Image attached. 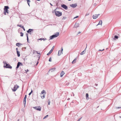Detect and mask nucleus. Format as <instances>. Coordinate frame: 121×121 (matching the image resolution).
I'll list each match as a JSON object with an SVG mask.
<instances>
[{
	"label": "nucleus",
	"instance_id": "13",
	"mask_svg": "<svg viewBox=\"0 0 121 121\" xmlns=\"http://www.w3.org/2000/svg\"><path fill=\"white\" fill-rule=\"evenodd\" d=\"M65 73L63 71H62L60 74V77H62Z\"/></svg>",
	"mask_w": 121,
	"mask_h": 121
},
{
	"label": "nucleus",
	"instance_id": "24",
	"mask_svg": "<svg viewBox=\"0 0 121 121\" xmlns=\"http://www.w3.org/2000/svg\"><path fill=\"white\" fill-rule=\"evenodd\" d=\"M77 60V58H75L72 62V64L75 63L76 61Z\"/></svg>",
	"mask_w": 121,
	"mask_h": 121
},
{
	"label": "nucleus",
	"instance_id": "29",
	"mask_svg": "<svg viewBox=\"0 0 121 121\" xmlns=\"http://www.w3.org/2000/svg\"><path fill=\"white\" fill-rule=\"evenodd\" d=\"M67 18V17H63L62 18V20L66 19Z\"/></svg>",
	"mask_w": 121,
	"mask_h": 121
},
{
	"label": "nucleus",
	"instance_id": "31",
	"mask_svg": "<svg viewBox=\"0 0 121 121\" xmlns=\"http://www.w3.org/2000/svg\"><path fill=\"white\" fill-rule=\"evenodd\" d=\"M48 115H46L44 117L43 119H44L47 117H48Z\"/></svg>",
	"mask_w": 121,
	"mask_h": 121
},
{
	"label": "nucleus",
	"instance_id": "6",
	"mask_svg": "<svg viewBox=\"0 0 121 121\" xmlns=\"http://www.w3.org/2000/svg\"><path fill=\"white\" fill-rule=\"evenodd\" d=\"M23 65L22 64V63L20 62H18L17 64V67H16V70H17V69L19 67V66H20L21 65L22 66Z\"/></svg>",
	"mask_w": 121,
	"mask_h": 121
},
{
	"label": "nucleus",
	"instance_id": "44",
	"mask_svg": "<svg viewBox=\"0 0 121 121\" xmlns=\"http://www.w3.org/2000/svg\"><path fill=\"white\" fill-rule=\"evenodd\" d=\"M104 49H103V50H102L99 49L98 50V51H104Z\"/></svg>",
	"mask_w": 121,
	"mask_h": 121
},
{
	"label": "nucleus",
	"instance_id": "45",
	"mask_svg": "<svg viewBox=\"0 0 121 121\" xmlns=\"http://www.w3.org/2000/svg\"><path fill=\"white\" fill-rule=\"evenodd\" d=\"M26 97H27V95H25V97H24V98H25V99H26Z\"/></svg>",
	"mask_w": 121,
	"mask_h": 121
},
{
	"label": "nucleus",
	"instance_id": "48",
	"mask_svg": "<svg viewBox=\"0 0 121 121\" xmlns=\"http://www.w3.org/2000/svg\"><path fill=\"white\" fill-rule=\"evenodd\" d=\"M27 42L28 43H30V42H29V38H28H28H27Z\"/></svg>",
	"mask_w": 121,
	"mask_h": 121
},
{
	"label": "nucleus",
	"instance_id": "62",
	"mask_svg": "<svg viewBox=\"0 0 121 121\" xmlns=\"http://www.w3.org/2000/svg\"><path fill=\"white\" fill-rule=\"evenodd\" d=\"M57 8H56V9L55 10V11H56V9H57Z\"/></svg>",
	"mask_w": 121,
	"mask_h": 121
},
{
	"label": "nucleus",
	"instance_id": "43",
	"mask_svg": "<svg viewBox=\"0 0 121 121\" xmlns=\"http://www.w3.org/2000/svg\"><path fill=\"white\" fill-rule=\"evenodd\" d=\"M82 118V117H80L79 118L78 120H77V121H79L81 119V118Z\"/></svg>",
	"mask_w": 121,
	"mask_h": 121
},
{
	"label": "nucleus",
	"instance_id": "18",
	"mask_svg": "<svg viewBox=\"0 0 121 121\" xmlns=\"http://www.w3.org/2000/svg\"><path fill=\"white\" fill-rule=\"evenodd\" d=\"M118 36L116 35H115L114 36V37L113 38V40H116V39H118Z\"/></svg>",
	"mask_w": 121,
	"mask_h": 121
},
{
	"label": "nucleus",
	"instance_id": "4",
	"mask_svg": "<svg viewBox=\"0 0 121 121\" xmlns=\"http://www.w3.org/2000/svg\"><path fill=\"white\" fill-rule=\"evenodd\" d=\"M55 14L56 16L57 17H60L62 15V13L61 12L58 11L55 12Z\"/></svg>",
	"mask_w": 121,
	"mask_h": 121
},
{
	"label": "nucleus",
	"instance_id": "35",
	"mask_svg": "<svg viewBox=\"0 0 121 121\" xmlns=\"http://www.w3.org/2000/svg\"><path fill=\"white\" fill-rule=\"evenodd\" d=\"M25 70L26 72L25 73H27V72H28L29 70L28 69H27L26 70V69H25Z\"/></svg>",
	"mask_w": 121,
	"mask_h": 121
},
{
	"label": "nucleus",
	"instance_id": "30",
	"mask_svg": "<svg viewBox=\"0 0 121 121\" xmlns=\"http://www.w3.org/2000/svg\"><path fill=\"white\" fill-rule=\"evenodd\" d=\"M26 47H24V48H22V50L23 51H25V49H26Z\"/></svg>",
	"mask_w": 121,
	"mask_h": 121
},
{
	"label": "nucleus",
	"instance_id": "38",
	"mask_svg": "<svg viewBox=\"0 0 121 121\" xmlns=\"http://www.w3.org/2000/svg\"><path fill=\"white\" fill-rule=\"evenodd\" d=\"M36 51V52H37V54H39V55H40V53H39L37 51Z\"/></svg>",
	"mask_w": 121,
	"mask_h": 121
},
{
	"label": "nucleus",
	"instance_id": "17",
	"mask_svg": "<svg viewBox=\"0 0 121 121\" xmlns=\"http://www.w3.org/2000/svg\"><path fill=\"white\" fill-rule=\"evenodd\" d=\"M74 28H76L79 27V25L78 23H76L74 25Z\"/></svg>",
	"mask_w": 121,
	"mask_h": 121
},
{
	"label": "nucleus",
	"instance_id": "20",
	"mask_svg": "<svg viewBox=\"0 0 121 121\" xmlns=\"http://www.w3.org/2000/svg\"><path fill=\"white\" fill-rule=\"evenodd\" d=\"M102 20H100V21H99L98 24L96 25V26H98V25H102Z\"/></svg>",
	"mask_w": 121,
	"mask_h": 121
},
{
	"label": "nucleus",
	"instance_id": "5",
	"mask_svg": "<svg viewBox=\"0 0 121 121\" xmlns=\"http://www.w3.org/2000/svg\"><path fill=\"white\" fill-rule=\"evenodd\" d=\"M19 87V86L17 85L14 86L13 89H12L13 91L15 92Z\"/></svg>",
	"mask_w": 121,
	"mask_h": 121
},
{
	"label": "nucleus",
	"instance_id": "16",
	"mask_svg": "<svg viewBox=\"0 0 121 121\" xmlns=\"http://www.w3.org/2000/svg\"><path fill=\"white\" fill-rule=\"evenodd\" d=\"M26 99L24 98L23 101V103L24 104V107H25L26 106Z\"/></svg>",
	"mask_w": 121,
	"mask_h": 121
},
{
	"label": "nucleus",
	"instance_id": "60",
	"mask_svg": "<svg viewBox=\"0 0 121 121\" xmlns=\"http://www.w3.org/2000/svg\"><path fill=\"white\" fill-rule=\"evenodd\" d=\"M55 11V10H54V11H53V12H55V11Z\"/></svg>",
	"mask_w": 121,
	"mask_h": 121
},
{
	"label": "nucleus",
	"instance_id": "50",
	"mask_svg": "<svg viewBox=\"0 0 121 121\" xmlns=\"http://www.w3.org/2000/svg\"><path fill=\"white\" fill-rule=\"evenodd\" d=\"M31 94H32V93H30V92L29 93V95H31Z\"/></svg>",
	"mask_w": 121,
	"mask_h": 121
},
{
	"label": "nucleus",
	"instance_id": "11",
	"mask_svg": "<svg viewBox=\"0 0 121 121\" xmlns=\"http://www.w3.org/2000/svg\"><path fill=\"white\" fill-rule=\"evenodd\" d=\"M56 69V68H51L49 69V71L48 72L49 73V71H51V72H54Z\"/></svg>",
	"mask_w": 121,
	"mask_h": 121
},
{
	"label": "nucleus",
	"instance_id": "28",
	"mask_svg": "<svg viewBox=\"0 0 121 121\" xmlns=\"http://www.w3.org/2000/svg\"><path fill=\"white\" fill-rule=\"evenodd\" d=\"M45 92V91L44 90H43L41 92V93L42 94H43Z\"/></svg>",
	"mask_w": 121,
	"mask_h": 121
},
{
	"label": "nucleus",
	"instance_id": "53",
	"mask_svg": "<svg viewBox=\"0 0 121 121\" xmlns=\"http://www.w3.org/2000/svg\"><path fill=\"white\" fill-rule=\"evenodd\" d=\"M33 92V91L32 90H31V92H30V93H32Z\"/></svg>",
	"mask_w": 121,
	"mask_h": 121
},
{
	"label": "nucleus",
	"instance_id": "2",
	"mask_svg": "<svg viewBox=\"0 0 121 121\" xmlns=\"http://www.w3.org/2000/svg\"><path fill=\"white\" fill-rule=\"evenodd\" d=\"M59 35V32H56V33L50 37V39H53L58 37Z\"/></svg>",
	"mask_w": 121,
	"mask_h": 121
},
{
	"label": "nucleus",
	"instance_id": "54",
	"mask_svg": "<svg viewBox=\"0 0 121 121\" xmlns=\"http://www.w3.org/2000/svg\"><path fill=\"white\" fill-rule=\"evenodd\" d=\"M70 99V98H68V99H67V100H69Z\"/></svg>",
	"mask_w": 121,
	"mask_h": 121
},
{
	"label": "nucleus",
	"instance_id": "7",
	"mask_svg": "<svg viewBox=\"0 0 121 121\" xmlns=\"http://www.w3.org/2000/svg\"><path fill=\"white\" fill-rule=\"evenodd\" d=\"M33 108L39 111H40L41 110V107L40 106L35 107H34Z\"/></svg>",
	"mask_w": 121,
	"mask_h": 121
},
{
	"label": "nucleus",
	"instance_id": "40",
	"mask_svg": "<svg viewBox=\"0 0 121 121\" xmlns=\"http://www.w3.org/2000/svg\"><path fill=\"white\" fill-rule=\"evenodd\" d=\"M54 46H53V47H52V48L51 50H52V51H53L54 49Z\"/></svg>",
	"mask_w": 121,
	"mask_h": 121
},
{
	"label": "nucleus",
	"instance_id": "9",
	"mask_svg": "<svg viewBox=\"0 0 121 121\" xmlns=\"http://www.w3.org/2000/svg\"><path fill=\"white\" fill-rule=\"evenodd\" d=\"M33 30H34L33 29H29L27 31L28 33H29L31 35V33L33 32Z\"/></svg>",
	"mask_w": 121,
	"mask_h": 121
},
{
	"label": "nucleus",
	"instance_id": "52",
	"mask_svg": "<svg viewBox=\"0 0 121 121\" xmlns=\"http://www.w3.org/2000/svg\"><path fill=\"white\" fill-rule=\"evenodd\" d=\"M61 51H62H62L63 50V48L62 47H61Z\"/></svg>",
	"mask_w": 121,
	"mask_h": 121
},
{
	"label": "nucleus",
	"instance_id": "10",
	"mask_svg": "<svg viewBox=\"0 0 121 121\" xmlns=\"http://www.w3.org/2000/svg\"><path fill=\"white\" fill-rule=\"evenodd\" d=\"M70 6L73 8H74L76 7L77 6V4L76 3L70 5Z\"/></svg>",
	"mask_w": 121,
	"mask_h": 121
},
{
	"label": "nucleus",
	"instance_id": "39",
	"mask_svg": "<svg viewBox=\"0 0 121 121\" xmlns=\"http://www.w3.org/2000/svg\"><path fill=\"white\" fill-rule=\"evenodd\" d=\"M37 56H38V57L39 58V59H38V60H39V59L40 58V55H38Z\"/></svg>",
	"mask_w": 121,
	"mask_h": 121
},
{
	"label": "nucleus",
	"instance_id": "14",
	"mask_svg": "<svg viewBox=\"0 0 121 121\" xmlns=\"http://www.w3.org/2000/svg\"><path fill=\"white\" fill-rule=\"evenodd\" d=\"M62 54V51L59 50L58 51V56H60L61 54Z\"/></svg>",
	"mask_w": 121,
	"mask_h": 121
},
{
	"label": "nucleus",
	"instance_id": "61",
	"mask_svg": "<svg viewBox=\"0 0 121 121\" xmlns=\"http://www.w3.org/2000/svg\"><path fill=\"white\" fill-rule=\"evenodd\" d=\"M38 63H39L38 61L37 62V64H36V65H37V64H38Z\"/></svg>",
	"mask_w": 121,
	"mask_h": 121
},
{
	"label": "nucleus",
	"instance_id": "58",
	"mask_svg": "<svg viewBox=\"0 0 121 121\" xmlns=\"http://www.w3.org/2000/svg\"><path fill=\"white\" fill-rule=\"evenodd\" d=\"M57 6H58V3H56V5Z\"/></svg>",
	"mask_w": 121,
	"mask_h": 121
},
{
	"label": "nucleus",
	"instance_id": "36",
	"mask_svg": "<svg viewBox=\"0 0 121 121\" xmlns=\"http://www.w3.org/2000/svg\"><path fill=\"white\" fill-rule=\"evenodd\" d=\"M45 96V95L43 94V96H41V98L42 99H43L44 98Z\"/></svg>",
	"mask_w": 121,
	"mask_h": 121
},
{
	"label": "nucleus",
	"instance_id": "26",
	"mask_svg": "<svg viewBox=\"0 0 121 121\" xmlns=\"http://www.w3.org/2000/svg\"><path fill=\"white\" fill-rule=\"evenodd\" d=\"M27 3L28 5H29V6H30V5L29 4L30 2V0H27Z\"/></svg>",
	"mask_w": 121,
	"mask_h": 121
},
{
	"label": "nucleus",
	"instance_id": "64",
	"mask_svg": "<svg viewBox=\"0 0 121 121\" xmlns=\"http://www.w3.org/2000/svg\"><path fill=\"white\" fill-rule=\"evenodd\" d=\"M17 121H19V119H18L17 120Z\"/></svg>",
	"mask_w": 121,
	"mask_h": 121
},
{
	"label": "nucleus",
	"instance_id": "59",
	"mask_svg": "<svg viewBox=\"0 0 121 121\" xmlns=\"http://www.w3.org/2000/svg\"><path fill=\"white\" fill-rule=\"evenodd\" d=\"M80 33H81V32H80V31H79V32H78V34H77V35L78 34H80Z\"/></svg>",
	"mask_w": 121,
	"mask_h": 121
},
{
	"label": "nucleus",
	"instance_id": "12",
	"mask_svg": "<svg viewBox=\"0 0 121 121\" xmlns=\"http://www.w3.org/2000/svg\"><path fill=\"white\" fill-rule=\"evenodd\" d=\"M98 15L97 14H95L93 15L92 16V17L94 19H96L98 17Z\"/></svg>",
	"mask_w": 121,
	"mask_h": 121
},
{
	"label": "nucleus",
	"instance_id": "1",
	"mask_svg": "<svg viewBox=\"0 0 121 121\" xmlns=\"http://www.w3.org/2000/svg\"><path fill=\"white\" fill-rule=\"evenodd\" d=\"M3 63L4 64L3 66L4 68L10 69H11L12 68V67L9 64H7L6 61H4Z\"/></svg>",
	"mask_w": 121,
	"mask_h": 121
},
{
	"label": "nucleus",
	"instance_id": "23",
	"mask_svg": "<svg viewBox=\"0 0 121 121\" xmlns=\"http://www.w3.org/2000/svg\"><path fill=\"white\" fill-rule=\"evenodd\" d=\"M17 56L18 57L20 56V52L19 51H17Z\"/></svg>",
	"mask_w": 121,
	"mask_h": 121
},
{
	"label": "nucleus",
	"instance_id": "33",
	"mask_svg": "<svg viewBox=\"0 0 121 121\" xmlns=\"http://www.w3.org/2000/svg\"><path fill=\"white\" fill-rule=\"evenodd\" d=\"M17 26L20 27H21V28H22V27L23 26H22V25H19V24H17Z\"/></svg>",
	"mask_w": 121,
	"mask_h": 121
},
{
	"label": "nucleus",
	"instance_id": "3",
	"mask_svg": "<svg viewBox=\"0 0 121 121\" xmlns=\"http://www.w3.org/2000/svg\"><path fill=\"white\" fill-rule=\"evenodd\" d=\"M9 9V8L8 6H5L4 8V13H3L4 15H6V13H8V9Z\"/></svg>",
	"mask_w": 121,
	"mask_h": 121
},
{
	"label": "nucleus",
	"instance_id": "8",
	"mask_svg": "<svg viewBox=\"0 0 121 121\" xmlns=\"http://www.w3.org/2000/svg\"><path fill=\"white\" fill-rule=\"evenodd\" d=\"M61 7L63 8L64 9L66 10H67L68 9L67 6L65 4H62L61 5Z\"/></svg>",
	"mask_w": 121,
	"mask_h": 121
},
{
	"label": "nucleus",
	"instance_id": "15",
	"mask_svg": "<svg viewBox=\"0 0 121 121\" xmlns=\"http://www.w3.org/2000/svg\"><path fill=\"white\" fill-rule=\"evenodd\" d=\"M86 48L82 52H81V53H80V54L81 55H83V54H84L85 53V50L87 46V44H86Z\"/></svg>",
	"mask_w": 121,
	"mask_h": 121
},
{
	"label": "nucleus",
	"instance_id": "19",
	"mask_svg": "<svg viewBox=\"0 0 121 121\" xmlns=\"http://www.w3.org/2000/svg\"><path fill=\"white\" fill-rule=\"evenodd\" d=\"M47 39L46 38H45V39H44L43 38H41L40 39H38V40H43L44 41H45V40H46Z\"/></svg>",
	"mask_w": 121,
	"mask_h": 121
},
{
	"label": "nucleus",
	"instance_id": "51",
	"mask_svg": "<svg viewBox=\"0 0 121 121\" xmlns=\"http://www.w3.org/2000/svg\"><path fill=\"white\" fill-rule=\"evenodd\" d=\"M50 4L51 5V6H53L52 4L51 3H50Z\"/></svg>",
	"mask_w": 121,
	"mask_h": 121
},
{
	"label": "nucleus",
	"instance_id": "22",
	"mask_svg": "<svg viewBox=\"0 0 121 121\" xmlns=\"http://www.w3.org/2000/svg\"><path fill=\"white\" fill-rule=\"evenodd\" d=\"M86 99L87 100L89 99V98L88 97L89 95L88 93H86Z\"/></svg>",
	"mask_w": 121,
	"mask_h": 121
},
{
	"label": "nucleus",
	"instance_id": "63",
	"mask_svg": "<svg viewBox=\"0 0 121 121\" xmlns=\"http://www.w3.org/2000/svg\"><path fill=\"white\" fill-rule=\"evenodd\" d=\"M21 110L22 111H23V109H22Z\"/></svg>",
	"mask_w": 121,
	"mask_h": 121
},
{
	"label": "nucleus",
	"instance_id": "25",
	"mask_svg": "<svg viewBox=\"0 0 121 121\" xmlns=\"http://www.w3.org/2000/svg\"><path fill=\"white\" fill-rule=\"evenodd\" d=\"M52 50H51L49 52H48L47 54V55L48 56L49 54H50L52 52Z\"/></svg>",
	"mask_w": 121,
	"mask_h": 121
},
{
	"label": "nucleus",
	"instance_id": "21",
	"mask_svg": "<svg viewBox=\"0 0 121 121\" xmlns=\"http://www.w3.org/2000/svg\"><path fill=\"white\" fill-rule=\"evenodd\" d=\"M18 45H22V44L20 43H17L16 44V46L19 47L20 46Z\"/></svg>",
	"mask_w": 121,
	"mask_h": 121
},
{
	"label": "nucleus",
	"instance_id": "47",
	"mask_svg": "<svg viewBox=\"0 0 121 121\" xmlns=\"http://www.w3.org/2000/svg\"><path fill=\"white\" fill-rule=\"evenodd\" d=\"M69 82H68V83L66 84V86H68L69 85Z\"/></svg>",
	"mask_w": 121,
	"mask_h": 121
},
{
	"label": "nucleus",
	"instance_id": "56",
	"mask_svg": "<svg viewBox=\"0 0 121 121\" xmlns=\"http://www.w3.org/2000/svg\"><path fill=\"white\" fill-rule=\"evenodd\" d=\"M95 85L96 86H98V84H96V83L95 84Z\"/></svg>",
	"mask_w": 121,
	"mask_h": 121
},
{
	"label": "nucleus",
	"instance_id": "32",
	"mask_svg": "<svg viewBox=\"0 0 121 121\" xmlns=\"http://www.w3.org/2000/svg\"><path fill=\"white\" fill-rule=\"evenodd\" d=\"M48 105H49L50 104V100L49 99H48Z\"/></svg>",
	"mask_w": 121,
	"mask_h": 121
},
{
	"label": "nucleus",
	"instance_id": "27",
	"mask_svg": "<svg viewBox=\"0 0 121 121\" xmlns=\"http://www.w3.org/2000/svg\"><path fill=\"white\" fill-rule=\"evenodd\" d=\"M20 36L21 37H22L23 35V33L22 32H21L20 33Z\"/></svg>",
	"mask_w": 121,
	"mask_h": 121
},
{
	"label": "nucleus",
	"instance_id": "34",
	"mask_svg": "<svg viewBox=\"0 0 121 121\" xmlns=\"http://www.w3.org/2000/svg\"><path fill=\"white\" fill-rule=\"evenodd\" d=\"M49 62H51L52 61V58L51 57H50L49 58Z\"/></svg>",
	"mask_w": 121,
	"mask_h": 121
},
{
	"label": "nucleus",
	"instance_id": "37",
	"mask_svg": "<svg viewBox=\"0 0 121 121\" xmlns=\"http://www.w3.org/2000/svg\"><path fill=\"white\" fill-rule=\"evenodd\" d=\"M22 28L23 29V30L24 31H25V29L24 27L23 26H22Z\"/></svg>",
	"mask_w": 121,
	"mask_h": 121
},
{
	"label": "nucleus",
	"instance_id": "46",
	"mask_svg": "<svg viewBox=\"0 0 121 121\" xmlns=\"http://www.w3.org/2000/svg\"><path fill=\"white\" fill-rule=\"evenodd\" d=\"M89 13H87L86 14V16H87L89 15Z\"/></svg>",
	"mask_w": 121,
	"mask_h": 121
},
{
	"label": "nucleus",
	"instance_id": "41",
	"mask_svg": "<svg viewBox=\"0 0 121 121\" xmlns=\"http://www.w3.org/2000/svg\"><path fill=\"white\" fill-rule=\"evenodd\" d=\"M26 37H27V38H28V34H27V33H26Z\"/></svg>",
	"mask_w": 121,
	"mask_h": 121
},
{
	"label": "nucleus",
	"instance_id": "55",
	"mask_svg": "<svg viewBox=\"0 0 121 121\" xmlns=\"http://www.w3.org/2000/svg\"><path fill=\"white\" fill-rule=\"evenodd\" d=\"M117 108H121V107H117Z\"/></svg>",
	"mask_w": 121,
	"mask_h": 121
},
{
	"label": "nucleus",
	"instance_id": "57",
	"mask_svg": "<svg viewBox=\"0 0 121 121\" xmlns=\"http://www.w3.org/2000/svg\"><path fill=\"white\" fill-rule=\"evenodd\" d=\"M9 10H8V13H7L8 14L9 13Z\"/></svg>",
	"mask_w": 121,
	"mask_h": 121
},
{
	"label": "nucleus",
	"instance_id": "49",
	"mask_svg": "<svg viewBox=\"0 0 121 121\" xmlns=\"http://www.w3.org/2000/svg\"><path fill=\"white\" fill-rule=\"evenodd\" d=\"M16 50L17 52V51H18V48H16Z\"/></svg>",
	"mask_w": 121,
	"mask_h": 121
},
{
	"label": "nucleus",
	"instance_id": "42",
	"mask_svg": "<svg viewBox=\"0 0 121 121\" xmlns=\"http://www.w3.org/2000/svg\"><path fill=\"white\" fill-rule=\"evenodd\" d=\"M79 17L78 16H76V17H74V18L73 19H75V18H77L78 17Z\"/></svg>",
	"mask_w": 121,
	"mask_h": 121
}]
</instances>
